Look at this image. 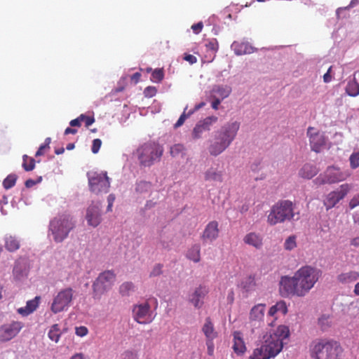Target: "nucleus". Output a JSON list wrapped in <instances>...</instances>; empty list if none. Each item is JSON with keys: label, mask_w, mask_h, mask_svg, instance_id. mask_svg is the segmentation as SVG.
<instances>
[{"label": "nucleus", "mask_w": 359, "mask_h": 359, "mask_svg": "<svg viewBox=\"0 0 359 359\" xmlns=\"http://www.w3.org/2000/svg\"><path fill=\"white\" fill-rule=\"evenodd\" d=\"M240 128V121L231 120L215 130L208 140L209 154L216 157L223 153L236 140Z\"/></svg>", "instance_id": "2"}, {"label": "nucleus", "mask_w": 359, "mask_h": 359, "mask_svg": "<svg viewBox=\"0 0 359 359\" xmlns=\"http://www.w3.org/2000/svg\"><path fill=\"white\" fill-rule=\"evenodd\" d=\"M232 48L234 50V52L236 55H243L250 53V49L252 48L245 43H238L234 42L232 44Z\"/></svg>", "instance_id": "33"}, {"label": "nucleus", "mask_w": 359, "mask_h": 359, "mask_svg": "<svg viewBox=\"0 0 359 359\" xmlns=\"http://www.w3.org/2000/svg\"><path fill=\"white\" fill-rule=\"evenodd\" d=\"M206 346H207V351L208 354L209 355H212L214 353V344L212 342V340H206Z\"/></svg>", "instance_id": "57"}, {"label": "nucleus", "mask_w": 359, "mask_h": 359, "mask_svg": "<svg viewBox=\"0 0 359 359\" xmlns=\"http://www.w3.org/2000/svg\"><path fill=\"white\" fill-rule=\"evenodd\" d=\"M327 184H333L346 179L348 175L343 173L339 168L330 167L325 172Z\"/></svg>", "instance_id": "20"}, {"label": "nucleus", "mask_w": 359, "mask_h": 359, "mask_svg": "<svg viewBox=\"0 0 359 359\" xmlns=\"http://www.w3.org/2000/svg\"><path fill=\"white\" fill-rule=\"evenodd\" d=\"M86 219L88 224L93 227L97 226L101 221V204L100 203H93L86 210Z\"/></svg>", "instance_id": "16"}, {"label": "nucleus", "mask_w": 359, "mask_h": 359, "mask_svg": "<svg viewBox=\"0 0 359 359\" xmlns=\"http://www.w3.org/2000/svg\"><path fill=\"white\" fill-rule=\"evenodd\" d=\"M203 27V24L202 22H199L196 24H194L191 26V29H192L193 32L196 34H199L201 32Z\"/></svg>", "instance_id": "56"}, {"label": "nucleus", "mask_w": 359, "mask_h": 359, "mask_svg": "<svg viewBox=\"0 0 359 359\" xmlns=\"http://www.w3.org/2000/svg\"><path fill=\"white\" fill-rule=\"evenodd\" d=\"M76 222L69 214L60 215L50 220L48 236L55 243H60L67 239L75 228Z\"/></svg>", "instance_id": "3"}, {"label": "nucleus", "mask_w": 359, "mask_h": 359, "mask_svg": "<svg viewBox=\"0 0 359 359\" xmlns=\"http://www.w3.org/2000/svg\"><path fill=\"white\" fill-rule=\"evenodd\" d=\"M331 71H332V67H330L327 72L324 74L323 76V80H324V82L325 83H329L332 80V76H331Z\"/></svg>", "instance_id": "61"}, {"label": "nucleus", "mask_w": 359, "mask_h": 359, "mask_svg": "<svg viewBox=\"0 0 359 359\" xmlns=\"http://www.w3.org/2000/svg\"><path fill=\"white\" fill-rule=\"evenodd\" d=\"M121 359H137V355L131 351H126L121 354Z\"/></svg>", "instance_id": "53"}, {"label": "nucleus", "mask_w": 359, "mask_h": 359, "mask_svg": "<svg viewBox=\"0 0 359 359\" xmlns=\"http://www.w3.org/2000/svg\"><path fill=\"white\" fill-rule=\"evenodd\" d=\"M346 313L351 317L359 316V299L352 302L346 309Z\"/></svg>", "instance_id": "37"}, {"label": "nucleus", "mask_w": 359, "mask_h": 359, "mask_svg": "<svg viewBox=\"0 0 359 359\" xmlns=\"http://www.w3.org/2000/svg\"><path fill=\"white\" fill-rule=\"evenodd\" d=\"M27 158V156L26 155H25L23 156L24 162H23L22 166L26 171H31L34 168V166H35L34 160L33 158H31L29 160V163L27 164V163H26Z\"/></svg>", "instance_id": "49"}, {"label": "nucleus", "mask_w": 359, "mask_h": 359, "mask_svg": "<svg viewBox=\"0 0 359 359\" xmlns=\"http://www.w3.org/2000/svg\"><path fill=\"white\" fill-rule=\"evenodd\" d=\"M283 342L276 335L263 337L260 347L254 350L249 359H270L276 357L283 349Z\"/></svg>", "instance_id": "6"}, {"label": "nucleus", "mask_w": 359, "mask_h": 359, "mask_svg": "<svg viewBox=\"0 0 359 359\" xmlns=\"http://www.w3.org/2000/svg\"><path fill=\"white\" fill-rule=\"evenodd\" d=\"M217 121L218 117L213 115L198 121L191 131V139L194 141L201 139L204 132L209 131L210 128Z\"/></svg>", "instance_id": "12"}, {"label": "nucleus", "mask_w": 359, "mask_h": 359, "mask_svg": "<svg viewBox=\"0 0 359 359\" xmlns=\"http://www.w3.org/2000/svg\"><path fill=\"white\" fill-rule=\"evenodd\" d=\"M202 331L207 339L206 340H213L217 337V332L215 331L213 324L210 318H205Z\"/></svg>", "instance_id": "24"}, {"label": "nucleus", "mask_w": 359, "mask_h": 359, "mask_svg": "<svg viewBox=\"0 0 359 359\" xmlns=\"http://www.w3.org/2000/svg\"><path fill=\"white\" fill-rule=\"evenodd\" d=\"M208 293V289L205 286L196 287L194 292L189 296L190 303L196 309H200L204 302V297Z\"/></svg>", "instance_id": "19"}, {"label": "nucleus", "mask_w": 359, "mask_h": 359, "mask_svg": "<svg viewBox=\"0 0 359 359\" xmlns=\"http://www.w3.org/2000/svg\"><path fill=\"white\" fill-rule=\"evenodd\" d=\"M74 291L71 287L60 290L53 299L50 310L53 313L67 311L72 305Z\"/></svg>", "instance_id": "9"}, {"label": "nucleus", "mask_w": 359, "mask_h": 359, "mask_svg": "<svg viewBox=\"0 0 359 359\" xmlns=\"http://www.w3.org/2000/svg\"><path fill=\"white\" fill-rule=\"evenodd\" d=\"M265 304H259L254 306L249 313L248 324L252 328V331L255 328H258L262 326L264 322V317L265 313Z\"/></svg>", "instance_id": "13"}, {"label": "nucleus", "mask_w": 359, "mask_h": 359, "mask_svg": "<svg viewBox=\"0 0 359 359\" xmlns=\"http://www.w3.org/2000/svg\"><path fill=\"white\" fill-rule=\"evenodd\" d=\"M311 352L315 359H339L341 348L336 341L319 340L312 343Z\"/></svg>", "instance_id": "7"}, {"label": "nucleus", "mask_w": 359, "mask_h": 359, "mask_svg": "<svg viewBox=\"0 0 359 359\" xmlns=\"http://www.w3.org/2000/svg\"><path fill=\"white\" fill-rule=\"evenodd\" d=\"M156 198H158V196H156ZM155 198H156V197H154L151 200L147 201V203L144 205L145 210L151 209L157 204V201H156V200H155Z\"/></svg>", "instance_id": "59"}, {"label": "nucleus", "mask_w": 359, "mask_h": 359, "mask_svg": "<svg viewBox=\"0 0 359 359\" xmlns=\"http://www.w3.org/2000/svg\"><path fill=\"white\" fill-rule=\"evenodd\" d=\"M299 219L295 212V205L288 200L281 201L273 205L267 216V222L271 225Z\"/></svg>", "instance_id": "4"}, {"label": "nucleus", "mask_w": 359, "mask_h": 359, "mask_svg": "<svg viewBox=\"0 0 359 359\" xmlns=\"http://www.w3.org/2000/svg\"><path fill=\"white\" fill-rule=\"evenodd\" d=\"M5 247L8 251L13 252L20 248V243L15 237L6 236L5 238Z\"/></svg>", "instance_id": "32"}, {"label": "nucleus", "mask_w": 359, "mask_h": 359, "mask_svg": "<svg viewBox=\"0 0 359 359\" xmlns=\"http://www.w3.org/2000/svg\"><path fill=\"white\" fill-rule=\"evenodd\" d=\"M17 176L14 174L9 175L3 182L4 187L6 189H8L13 187L16 182Z\"/></svg>", "instance_id": "44"}, {"label": "nucleus", "mask_w": 359, "mask_h": 359, "mask_svg": "<svg viewBox=\"0 0 359 359\" xmlns=\"http://www.w3.org/2000/svg\"><path fill=\"white\" fill-rule=\"evenodd\" d=\"M351 167L353 169L359 166V151L353 153L350 156Z\"/></svg>", "instance_id": "47"}, {"label": "nucleus", "mask_w": 359, "mask_h": 359, "mask_svg": "<svg viewBox=\"0 0 359 359\" xmlns=\"http://www.w3.org/2000/svg\"><path fill=\"white\" fill-rule=\"evenodd\" d=\"M75 333L77 336L83 337L88 333V330L85 326L76 327Z\"/></svg>", "instance_id": "51"}, {"label": "nucleus", "mask_w": 359, "mask_h": 359, "mask_svg": "<svg viewBox=\"0 0 359 359\" xmlns=\"http://www.w3.org/2000/svg\"><path fill=\"white\" fill-rule=\"evenodd\" d=\"M102 145V141L100 139H95L93 141L92 151L94 154H97L100 149Z\"/></svg>", "instance_id": "52"}, {"label": "nucleus", "mask_w": 359, "mask_h": 359, "mask_svg": "<svg viewBox=\"0 0 359 359\" xmlns=\"http://www.w3.org/2000/svg\"><path fill=\"white\" fill-rule=\"evenodd\" d=\"M313 182L317 185H322V184H327L325 173H324L323 175H320L319 177L316 178L313 180Z\"/></svg>", "instance_id": "54"}, {"label": "nucleus", "mask_w": 359, "mask_h": 359, "mask_svg": "<svg viewBox=\"0 0 359 359\" xmlns=\"http://www.w3.org/2000/svg\"><path fill=\"white\" fill-rule=\"evenodd\" d=\"M13 275L15 279L20 280L27 276V272L20 264H17L13 268Z\"/></svg>", "instance_id": "42"}, {"label": "nucleus", "mask_w": 359, "mask_h": 359, "mask_svg": "<svg viewBox=\"0 0 359 359\" xmlns=\"http://www.w3.org/2000/svg\"><path fill=\"white\" fill-rule=\"evenodd\" d=\"M115 281V275L111 271L101 273L93 283V297L100 299L101 297L109 291Z\"/></svg>", "instance_id": "8"}, {"label": "nucleus", "mask_w": 359, "mask_h": 359, "mask_svg": "<svg viewBox=\"0 0 359 359\" xmlns=\"http://www.w3.org/2000/svg\"><path fill=\"white\" fill-rule=\"evenodd\" d=\"M170 154L174 158L184 157L186 154V149L183 144H176L170 147Z\"/></svg>", "instance_id": "34"}, {"label": "nucleus", "mask_w": 359, "mask_h": 359, "mask_svg": "<svg viewBox=\"0 0 359 359\" xmlns=\"http://www.w3.org/2000/svg\"><path fill=\"white\" fill-rule=\"evenodd\" d=\"M40 297H36L34 299L27 302L26 306L18 309V313L23 316H27L34 311L39 306Z\"/></svg>", "instance_id": "22"}, {"label": "nucleus", "mask_w": 359, "mask_h": 359, "mask_svg": "<svg viewBox=\"0 0 359 359\" xmlns=\"http://www.w3.org/2000/svg\"><path fill=\"white\" fill-rule=\"evenodd\" d=\"M330 316L322 315L318 319V324L323 330L327 329L330 325Z\"/></svg>", "instance_id": "45"}, {"label": "nucleus", "mask_w": 359, "mask_h": 359, "mask_svg": "<svg viewBox=\"0 0 359 359\" xmlns=\"http://www.w3.org/2000/svg\"><path fill=\"white\" fill-rule=\"evenodd\" d=\"M219 95H211L210 102H211V107L213 109L217 110L219 108V105L222 100L229 96V91H215Z\"/></svg>", "instance_id": "28"}, {"label": "nucleus", "mask_w": 359, "mask_h": 359, "mask_svg": "<svg viewBox=\"0 0 359 359\" xmlns=\"http://www.w3.org/2000/svg\"><path fill=\"white\" fill-rule=\"evenodd\" d=\"M205 103L204 102H201V103L196 104L194 109L189 111L187 113V107H186L184 110V112L182 113V114L180 116L179 119L177 120V121L175 124L174 127L175 128H177L180 127L181 126H182L183 123H184L185 120L188 117H189L192 114H194V112L195 111L198 110L199 109H201V107L205 106Z\"/></svg>", "instance_id": "26"}, {"label": "nucleus", "mask_w": 359, "mask_h": 359, "mask_svg": "<svg viewBox=\"0 0 359 359\" xmlns=\"http://www.w3.org/2000/svg\"><path fill=\"white\" fill-rule=\"evenodd\" d=\"M133 287L134 286L132 283L126 282L120 286L119 292L122 296H128L133 290Z\"/></svg>", "instance_id": "43"}, {"label": "nucleus", "mask_w": 359, "mask_h": 359, "mask_svg": "<svg viewBox=\"0 0 359 359\" xmlns=\"http://www.w3.org/2000/svg\"><path fill=\"white\" fill-rule=\"evenodd\" d=\"M88 184L90 190L96 194L107 193L110 187L109 178L106 172L88 174Z\"/></svg>", "instance_id": "10"}, {"label": "nucleus", "mask_w": 359, "mask_h": 359, "mask_svg": "<svg viewBox=\"0 0 359 359\" xmlns=\"http://www.w3.org/2000/svg\"><path fill=\"white\" fill-rule=\"evenodd\" d=\"M219 236L218 222H210L205 226L201 238L203 243H212Z\"/></svg>", "instance_id": "18"}, {"label": "nucleus", "mask_w": 359, "mask_h": 359, "mask_svg": "<svg viewBox=\"0 0 359 359\" xmlns=\"http://www.w3.org/2000/svg\"><path fill=\"white\" fill-rule=\"evenodd\" d=\"M22 328L20 322H12L0 327V341H8L14 338Z\"/></svg>", "instance_id": "14"}, {"label": "nucleus", "mask_w": 359, "mask_h": 359, "mask_svg": "<svg viewBox=\"0 0 359 359\" xmlns=\"http://www.w3.org/2000/svg\"><path fill=\"white\" fill-rule=\"evenodd\" d=\"M114 199H115V197L112 194H110L108 196V198H107L108 206H107V210L108 212L111 211V207H112L113 203L114 201Z\"/></svg>", "instance_id": "62"}, {"label": "nucleus", "mask_w": 359, "mask_h": 359, "mask_svg": "<svg viewBox=\"0 0 359 359\" xmlns=\"http://www.w3.org/2000/svg\"><path fill=\"white\" fill-rule=\"evenodd\" d=\"M151 189V183L146 181H140L136 184L135 192L138 194H144L149 192Z\"/></svg>", "instance_id": "36"}, {"label": "nucleus", "mask_w": 359, "mask_h": 359, "mask_svg": "<svg viewBox=\"0 0 359 359\" xmlns=\"http://www.w3.org/2000/svg\"><path fill=\"white\" fill-rule=\"evenodd\" d=\"M205 46L208 50H210L213 52H216L219 48L218 42H217V39H212L210 40L205 44Z\"/></svg>", "instance_id": "48"}, {"label": "nucleus", "mask_w": 359, "mask_h": 359, "mask_svg": "<svg viewBox=\"0 0 359 359\" xmlns=\"http://www.w3.org/2000/svg\"><path fill=\"white\" fill-rule=\"evenodd\" d=\"M162 268H163L162 264H155L149 273V276L150 277H156V276L161 275L163 273Z\"/></svg>", "instance_id": "46"}, {"label": "nucleus", "mask_w": 359, "mask_h": 359, "mask_svg": "<svg viewBox=\"0 0 359 359\" xmlns=\"http://www.w3.org/2000/svg\"><path fill=\"white\" fill-rule=\"evenodd\" d=\"M289 329L287 326L280 325L278 327L276 331L273 333L268 334L269 335H276L278 337L280 341L283 342V339L287 338L289 337Z\"/></svg>", "instance_id": "35"}, {"label": "nucleus", "mask_w": 359, "mask_h": 359, "mask_svg": "<svg viewBox=\"0 0 359 359\" xmlns=\"http://www.w3.org/2000/svg\"><path fill=\"white\" fill-rule=\"evenodd\" d=\"M250 168L252 171L257 172L260 168V163L259 161H255L251 164Z\"/></svg>", "instance_id": "63"}, {"label": "nucleus", "mask_w": 359, "mask_h": 359, "mask_svg": "<svg viewBox=\"0 0 359 359\" xmlns=\"http://www.w3.org/2000/svg\"><path fill=\"white\" fill-rule=\"evenodd\" d=\"M318 169L310 164H305L299 170V175L301 177L304 179H311L317 175Z\"/></svg>", "instance_id": "27"}, {"label": "nucleus", "mask_w": 359, "mask_h": 359, "mask_svg": "<svg viewBox=\"0 0 359 359\" xmlns=\"http://www.w3.org/2000/svg\"><path fill=\"white\" fill-rule=\"evenodd\" d=\"M187 257L194 262H198L200 261V246L198 245H194L188 251Z\"/></svg>", "instance_id": "38"}, {"label": "nucleus", "mask_w": 359, "mask_h": 359, "mask_svg": "<svg viewBox=\"0 0 359 359\" xmlns=\"http://www.w3.org/2000/svg\"><path fill=\"white\" fill-rule=\"evenodd\" d=\"M243 242L245 244L252 246L255 248L259 250L262 248L263 237L259 233L255 232H250L247 233L243 237Z\"/></svg>", "instance_id": "21"}, {"label": "nucleus", "mask_w": 359, "mask_h": 359, "mask_svg": "<svg viewBox=\"0 0 359 359\" xmlns=\"http://www.w3.org/2000/svg\"><path fill=\"white\" fill-rule=\"evenodd\" d=\"M359 206V193L354 195L348 203V208L351 210Z\"/></svg>", "instance_id": "50"}, {"label": "nucleus", "mask_w": 359, "mask_h": 359, "mask_svg": "<svg viewBox=\"0 0 359 359\" xmlns=\"http://www.w3.org/2000/svg\"><path fill=\"white\" fill-rule=\"evenodd\" d=\"M352 185L349 184H343L337 189L330 192L324 200V205L327 210L334 208L336 205L350 192L352 189Z\"/></svg>", "instance_id": "11"}, {"label": "nucleus", "mask_w": 359, "mask_h": 359, "mask_svg": "<svg viewBox=\"0 0 359 359\" xmlns=\"http://www.w3.org/2000/svg\"><path fill=\"white\" fill-rule=\"evenodd\" d=\"M70 359H88L83 353H76Z\"/></svg>", "instance_id": "64"}, {"label": "nucleus", "mask_w": 359, "mask_h": 359, "mask_svg": "<svg viewBox=\"0 0 359 359\" xmlns=\"http://www.w3.org/2000/svg\"><path fill=\"white\" fill-rule=\"evenodd\" d=\"M62 332L58 324L53 325L48 331V337L51 340L57 343L60 340Z\"/></svg>", "instance_id": "31"}, {"label": "nucleus", "mask_w": 359, "mask_h": 359, "mask_svg": "<svg viewBox=\"0 0 359 359\" xmlns=\"http://www.w3.org/2000/svg\"><path fill=\"white\" fill-rule=\"evenodd\" d=\"M278 312L281 313L283 315L287 313V307L286 303L284 301H280L275 305L272 306L269 311V315L271 316H274L275 314Z\"/></svg>", "instance_id": "29"}, {"label": "nucleus", "mask_w": 359, "mask_h": 359, "mask_svg": "<svg viewBox=\"0 0 359 359\" xmlns=\"http://www.w3.org/2000/svg\"><path fill=\"white\" fill-rule=\"evenodd\" d=\"M164 78V70L163 68H156L152 71L150 80L154 83H160Z\"/></svg>", "instance_id": "39"}, {"label": "nucleus", "mask_w": 359, "mask_h": 359, "mask_svg": "<svg viewBox=\"0 0 359 359\" xmlns=\"http://www.w3.org/2000/svg\"><path fill=\"white\" fill-rule=\"evenodd\" d=\"M255 285V281L252 276L246 277L241 283V287L246 292L252 290Z\"/></svg>", "instance_id": "40"}, {"label": "nucleus", "mask_w": 359, "mask_h": 359, "mask_svg": "<svg viewBox=\"0 0 359 359\" xmlns=\"http://www.w3.org/2000/svg\"><path fill=\"white\" fill-rule=\"evenodd\" d=\"M205 180L207 181H222V174L217 169L210 168L205 172Z\"/></svg>", "instance_id": "30"}, {"label": "nucleus", "mask_w": 359, "mask_h": 359, "mask_svg": "<svg viewBox=\"0 0 359 359\" xmlns=\"http://www.w3.org/2000/svg\"><path fill=\"white\" fill-rule=\"evenodd\" d=\"M297 237L294 235L287 237L284 243V249L287 251H291L297 247Z\"/></svg>", "instance_id": "41"}, {"label": "nucleus", "mask_w": 359, "mask_h": 359, "mask_svg": "<svg viewBox=\"0 0 359 359\" xmlns=\"http://www.w3.org/2000/svg\"><path fill=\"white\" fill-rule=\"evenodd\" d=\"M163 148L155 142L144 143L135 152L139 165L141 167H150L161 160Z\"/></svg>", "instance_id": "5"}, {"label": "nucleus", "mask_w": 359, "mask_h": 359, "mask_svg": "<svg viewBox=\"0 0 359 359\" xmlns=\"http://www.w3.org/2000/svg\"><path fill=\"white\" fill-rule=\"evenodd\" d=\"M135 320L141 324L151 322L152 316L150 311V306L147 303L135 305L133 309Z\"/></svg>", "instance_id": "15"}, {"label": "nucleus", "mask_w": 359, "mask_h": 359, "mask_svg": "<svg viewBox=\"0 0 359 359\" xmlns=\"http://www.w3.org/2000/svg\"><path fill=\"white\" fill-rule=\"evenodd\" d=\"M140 78H141V74L140 72H136L129 76L130 82L134 84L137 83L140 81Z\"/></svg>", "instance_id": "58"}, {"label": "nucleus", "mask_w": 359, "mask_h": 359, "mask_svg": "<svg viewBox=\"0 0 359 359\" xmlns=\"http://www.w3.org/2000/svg\"><path fill=\"white\" fill-rule=\"evenodd\" d=\"M359 278V273L355 271H350L341 273L337 277L339 282L343 284H348L357 280Z\"/></svg>", "instance_id": "23"}, {"label": "nucleus", "mask_w": 359, "mask_h": 359, "mask_svg": "<svg viewBox=\"0 0 359 359\" xmlns=\"http://www.w3.org/2000/svg\"><path fill=\"white\" fill-rule=\"evenodd\" d=\"M307 135L309 137L311 147L313 151L319 152L322 147L325 144V137L323 133L316 131L312 127L307 130Z\"/></svg>", "instance_id": "17"}, {"label": "nucleus", "mask_w": 359, "mask_h": 359, "mask_svg": "<svg viewBox=\"0 0 359 359\" xmlns=\"http://www.w3.org/2000/svg\"><path fill=\"white\" fill-rule=\"evenodd\" d=\"M233 349L237 354H242L246 350L245 345L240 332H236L233 334Z\"/></svg>", "instance_id": "25"}, {"label": "nucleus", "mask_w": 359, "mask_h": 359, "mask_svg": "<svg viewBox=\"0 0 359 359\" xmlns=\"http://www.w3.org/2000/svg\"><path fill=\"white\" fill-rule=\"evenodd\" d=\"M184 60L189 62L191 65H193L197 62V58L191 54H184Z\"/></svg>", "instance_id": "60"}, {"label": "nucleus", "mask_w": 359, "mask_h": 359, "mask_svg": "<svg viewBox=\"0 0 359 359\" xmlns=\"http://www.w3.org/2000/svg\"><path fill=\"white\" fill-rule=\"evenodd\" d=\"M320 276V270L310 266H302L292 276L281 277L279 292L283 297H305L314 287Z\"/></svg>", "instance_id": "1"}, {"label": "nucleus", "mask_w": 359, "mask_h": 359, "mask_svg": "<svg viewBox=\"0 0 359 359\" xmlns=\"http://www.w3.org/2000/svg\"><path fill=\"white\" fill-rule=\"evenodd\" d=\"M85 118V115L81 114L79 118L73 119L70 121L69 124L72 127L75 126H81V121H83Z\"/></svg>", "instance_id": "55"}]
</instances>
